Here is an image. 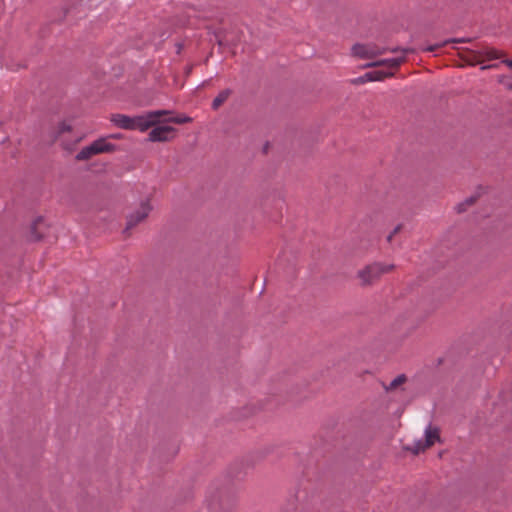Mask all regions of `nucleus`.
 Wrapping results in <instances>:
<instances>
[{"label": "nucleus", "mask_w": 512, "mask_h": 512, "mask_svg": "<svg viewBox=\"0 0 512 512\" xmlns=\"http://www.w3.org/2000/svg\"><path fill=\"white\" fill-rule=\"evenodd\" d=\"M391 76H393L392 72H384L381 70H374L366 73V79H369V82L382 81Z\"/></svg>", "instance_id": "ddd939ff"}, {"label": "nucleus", "mask_w": 512, "mask_h": 512, "mask_svg": "<svg viewBox=\"0 0 512 512\" xmlns=\"http://www.w3.org/2000/svg\"><path fill=\"white\" fill-rule=\"evenodd\" d=\"M72 126L67 124L66 122H61L58 126L57 136L65 133V132H71Z\"/></svg>", "instance_id": "a211bd4d"}, {"label": "nucleus", "mask_w": 512, "mask_h": 512, "mask_svg": "<svg viewBox=\"0 0 512 512\" xmlns=\"http://www.w3.org/2000/svg\"><path fill=\"white\" fill-rule=\"evenodd\" d=\"M401 228H402V225H398V226H396V227L394 228V230H393V231L388 235V237H387V241H388V242H391V240H392L393 236H394L395 234H397V233L401 230Z\"/></svg>", "instance_id": "aec40b11"}, {"label": "nucleus", "mask_w": 512, "mask_h": 512, "mask_svg": "<svg viewBox=\"0 0 512 512\" xmlns=\"http://www.w3.org/2000/svg\"><path fill=\"white\" fill-rule=\"evenodd\" d=\"M467 40L465 39H452V40H447V41H444L443 43L441 44H435V45H431L429 47H427L426 49H424V51H428V52H435L437 51L438 49L444 47L446 44L450 43V42H453V43H462V42H466Z\"/></svg>", "instance_id": "2eb2a0df"}, {"label": "nucleus", "mask_w": 512, "mask_h": 512, "mask_svg": "<svg viewBox=\"0 0 512 512\" xmlns=\"http://www.w3.org/2000/svg\"><path fill=\"white\" fill-rule=\"evenodd\" d=\"M354 85L364 84L369 82V79H366V73L360 77L354 78L350 81Z\"/></svg>", "instance_id": "6ab92c4d"}, {"label": "nucleus", "mask_w": 512, "mask_h": 512, "mask_svg": "<svg viewBox=\"0 0 512 512\" xmlns=\"http://www.w3.org/2000/svg\"><path fill=\"white\" fill-rule=\"evenodd\" d=\"M232 94V90L231 89H224L222 91H220L218 93V95L214 98V100L212 101V109L213 110H218L226 101L227 99L230 97V95Z\"/></svg>", "instance_id": "f8f14e48"}, {"label": "nucleus", "mask_w": 512, "mask_h": 512, "mask_svg": "<svg viewBox=\"0 0 512 512\" xmlns=\"http://www.w3.org/2000/svg\"><path fill=\"white\" fill-rule=\"evenodd\" d=\"M43 228H45L44 219L40 216L31 225V236L33 241H41L44 238L45 234Z\"/></svg>", "instance_id": "9b49d317"}, {"label": "nucleus", "mask_w": 512, "mask_h": 512, "mask_svg": "<svg viewBox=\"0 0 512 512\" xmlns=\"http://www.w3.org/2000/svg\"><path fill=\"white\" fill-rule=\"evenodd\" d=\"M399 50H400L399 48H394V49H391L390 51H391V52H397V51H399Z\"/></svg>", "instance_id": "b1692460"}, {"label": "nucleus", "mask_w": 512, "mask_h": 512, "mask_svg": "<svg viewBox=\"0 0 512 512\" xmlns=\"http://www.w3.org/2000/svg\"><path fill=\"white\" fill-rule=\"evenodd\" d=\"M151 206H150V203L149 201H145L141 204V209L133 214H131L129 217H128V220H127V225H126V228L124 230V233H127L130 229H132L133 227H135L138 223H140L141 221H143L149 214V212L151 211Z\"/></svg>", "instance_id": "0eeeda50"}, {"label": "nucleus", "mask_w": 512, "mask_h": 512, "mask_svg": "<svg viewBox=\"0 0 512 512\" xmlns=\"http://www.w3.org/2000/svg\"><path fill=\"white\" fill-rule=\"evenodd\" d=\"M169 122L175 123V124H186L192 122V118L186 115H179L176 117H172L168 120Z\"/></svg>", "instance_id": "f3484780"}, {"label": "nucleus", "mask_w": 512, "mask_h": 512, "mask_svg": "<svg viewBox=\"0 0 512 512\" xmlns=\"http://www.w3.org/2000/svg\"><path fill=\"white\" fill-rule=\"evenodd\" d=\"M387 51L386 48H379L376 45L355 44L352 47V54L361 59H372L378 55H382Z\"/></svg>", "instance_id": "39448f33"}, {"label": "nucleus", "mask_w": 512, "mask_h": 512, "mask_svg": "<svg viewBox=\"0 0 512 512\" xmlns=\"http://www.w3.org/2000/svg\"><path fill=\"white\" fill-rule=\"evenodd\" d=\"M169 113L170 111L167 110H158L149 112L146 115L134 116V130L145 132L149 128L155 126L160 121L162 116Z\"/></svg>", "instance_id": "20e7f679"}, {"label": "nucleus", "mask_w": 512, "mask_h": 512, "mask_svg": "<svg viewBox=\"0 0 512 512\" xmlns=\"http://www.w3.org/2000/svg\"><path fill=\"white\" fill-rule=\"evenodd\" d=\"M478 199V196H471L468 199H466L464 202L459 203L456 206L457 213L465 212L468 206L473 205Z\"/></svg>", "instance_id": "4468645a"}, {"label": "nucleus", "mask_w": 512, "mask_h": 512, "mask_svg": "<svg viewBox=\"0 0 512 512\" xmlns=\"http://www.w3.org/2000/svg\"><path fill=\"white\" fill-rule=\"evenodd\" d=\"M394 268L395 266L393 264L385 265L381 263H373L359 271L358 276L362 280L363 285H370L379 280L383 274L393 271Z\"/></svg>", "instance_id": "f257e3e1"}, {"label": "nucleus", "mask_w": 512, "mask_h": 512, "mask_svg": "<svg viewBox=\"0 0 512 512\" xmlns=\"http://www.w3.org/2000/svg\"><path fill=\"white\" fill-rule=\"evenodd\" d=\"M501 53L492 47H482L479 50H467L463 59L471 65L483 63L485 60L499 59Z\"/></svg>", "instance_id": "7ed1b4c3"}, {"label": "nucleus", "mask_w": 512, "mask_h": 512, "mask_svg": "<svg viewBox=\"0 0 512 512\" xmlns=\"http://www.w3.org/2000/svg\"><path fill=\"white\" fill-rule=\"evenodd\" d=\"M114 150V144L107 142L105 138H99L93 141L89 146L82 148L76 155V160H88L94 155L101 153H109L113 152Z\"/></svg>", "instance_id": "f03ea898"}, {"label": "nucleus", "mask_w": 512, "mask_h": 512, "mask_svg": "<svg viewBox=\"0 0 512 512\" xmlns=\"http://www.w3.org/2000/svg\"><path fill=\"white\" fill-rule=\"evenodd\" d=\"M437 442L441 443L440 430L437 427L429 426L425 431V445H418L416 448H430Z\"/></svg>", "instance_id": "9d476101"}, {"label": "nucleus", "mask_w": 512, "mask_h": 512, "mask_svg": "<svg viewBox=\"0 0 512 512\" xmlns=\"http://www.w3.org/2000/svg\"><path fill=\"white\" fill-rule=\"evenodd\" d=\"M111 121L115 126L125 130H134V117L125 114H113Z\"/></svg>", "instance_id": "1a4fd4ad"}, {"label": "nucleus", "mask_w": 512, "mask_h": 512, "mask_svg": "<svg viewBox=\"0 0 512 512\" xmlns=\"http://www.w3.org/2000/svg\"><path fill=\"white\" fill-rule=\"evenodd\" d=\"M110 138L112 139H121V135L120 134H113L110 136Z\"/></svg>", "instance_id": "4be33fe9"}, {"label": "nucleus", "mask_w": 512, "mask_h": 512, "mask_svg": "<svg viewBox=\"0 0 512 512\" xmlns=\"http://www.w3.org/2000/svg\"><path fill=\"white\" fill-rule=\"evenodd\" d=\"M413 452H414V454H415V455H417V454H418V452H419V450H418V449H415V450H413Z\"/></svg>", "instance_id": "393cba45"}, {"label": "nucleus", "mask_w": 512, "mask_h": 512, "mask_svg": "<svg viewBox=\"0 0 512 512\" xmlns=\"http://www.w3.org/2000/svg\"><path fill=\"white\" fill-rule=\"evenodd\" d=\"M268 149H269V143L267 142L264 147H263V152L266 154L268 152Z\"/></svg>", "instance_id": "412c9836"}, {"label": "nucleus", "mask_w": 512, "mask_h": 512, "mask_svg": "<svg viewBox=\"0 0 512 512\" xmlns=\"http://www.w3.org/2000/svg\"><path fill=\"white\" fill-rule=\"evenodd\" d=\"M507 65L512 68V59L506 61Z\"/></svg>", "instance_id": "5701e85b"}, {"label": "nucleus", "mask_w": 512, "mask_h": 512, "mask_svg": "<svg viewBox=\"0 0 512 512\" xmlns=\"http://www.w3.org/2000/svg\"><path fill=\"white\" fill-rule=\"evenodd\" d=\"M403 55L396 58L378 60L373 63L367 64L365 67H379L387 66L392 69H398L404 62H406V54L412 53L413 49H401Z\"/></svg>", "instance_id": "6e6552de"}, {"label": "nucleus", "mask_w": 512, "mask_h": 512, "mask_svg": "<svg viewBox=\"0 0 512 512\" xmlns=\"http://www.w3.org/2000/svg\"><path fill=\"white\" fill-rule=\"evenodd\" d=\"M176 129L171 126H157L148 134V140L151 142H167L174 139Z\"/></svg>", "instance_id": "423d86ee"}, {"label": "nucleus", "mask_w": 512, "mask_h": 512, "mask_svg": "<svg viewBox=\"0 0 512 512\" xmlns=\"http://www.w3.org/2000/svg\"><path fill=\"white\" fill-rule=\"evenodd\" d=\"M407 381V377L404 374L397 376L387 388L388 390L396 389L398 386L404 384Z\"/></svg>", "instance_id": "dca6fc26"}]
</instances>
